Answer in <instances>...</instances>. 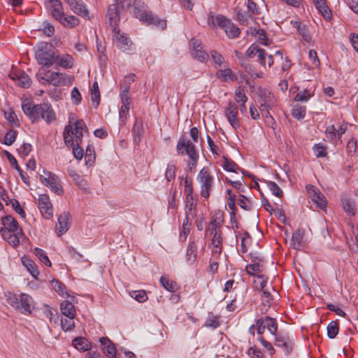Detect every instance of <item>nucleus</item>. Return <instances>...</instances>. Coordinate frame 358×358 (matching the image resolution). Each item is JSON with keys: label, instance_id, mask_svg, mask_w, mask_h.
<instances>
[{"label": "nucleus", "instance_id": "46", "mask_svg": "<svg viewBox=\"0 0 358 358\" xmlns=\"http://www.w3.org/2000/svg\"><path fill=\"white\" fill-rule=\"evenodd\" d=\"M83 136H64V141L67 147L73 148L81 143Z\"/></svg>", "mask_w": 358, "mask_h": 358}, {"label": "nucleus", "instance_id": "52", "mask_svg": "<svg viewBox=\"0 0 358 358\" xmlns=\"http://www.w3.org/2000/svg\"><path fill=\"white\" fill-rule=\"evenodd\" d=\"M59 64L61 66L65 69H70L73 65V59L71 55H66L65 56L59 59Z\"/></svg>", "mask_w": 358, "mask_h": 358}, {"label": "nucleus", "instance_id": "12", "mask_svg": "<svg viewBox=\"0 0 358 358\" xmlns=\"http://www.w3.org/2000/svg\"><path fill=\"white\" fill-rule=\"evenodd\" d=\"M190 53L194 59L200 62H206L209 58V55L203 49L201 42L198 40H191Z\"/></svg>", "mask_w": 358, "mask_h": 358}, {"label": "nucleus", "instance_id": "23", "mask_svg": "<svg viewBox=\"0 0 358 358\" xmlns=\"http://www.w3.org/2000/svg\"><path fill=\"white\" fill-rule=\"evenodd\" d=\"M196 201L195 196H189L185 198V217L194 219L196 215Z\"/></svg>", "mask_w": 358, "mask_h": 358}, {"label": "nucleus", "instance_id": "14", "mask_svg": "<svg viewBox=\"0 0 358 358\" xmlns=\"http://www.w3.org/2000/svg\"><path fill=\"white\" fill-rule=\"evenodd\" d=\"M306 189L311 200L315 202L320 208H325L327 206V200L321 192L313 185H308Z\"/></svg>", "mask_w": 358, "mask_h": 358}, {"label": "nucleus", "instance_id": "4", "mask_svg": "<svg viewBox=\"0 0 358 358\" xmlns=\"http://www.w3.org/2000/svg\"><path fill=\"white\" fill-rule=\"evenodd\" d=\"M208 24L212 28L217 26L224 29L228 37L235 38L241 34L240 29L223 15H215L210 12L208 15Z\"/></svg>", "mask_w": 358, "mask_h": 358}, {"label": "nucleus", "instance_id": "49", "mask_svg": "<svg viewBox=\"0 0 358 358\" xmlns=\"http://www.w3.org/2000/svg\"><path fill=\"white\" fill-rule=\"evenodd\" d=\"M313 150L317 157H324L327 156V147L322 143L315 144Z\"/></svg>", "mask_w": 358, "mask_h": 358}, {"label": "nucleus", "instance_id": "17", "mask_svg": "<svg viewBox=\"0 0 358 358\" xmlns=\"http://www.w3.org/2000/svg\"><path fill=\"white\" fill-rule=\"evenodd\" d=\"M0 234L3 238L14 248L19 245L20 239L23 238L24 236L22 231L10 232L8 230H0Z\"/></svg>", "mask_w": 358, "mask_h": 358}, {"label": "nucleus", "instance_id": "31", "mask_svg": "<svg viewBox=\"0 0 358 358\" xmlns=\"http://www.w3.org/2000/svg\"><path fill=\"white\" fill-rule=\"evenodd\" d=\"M221 166L227 171L238 173V171H242L236 162L226 157H222Z\"/></svg>", "mask_w": 358, "mask_h": 358}, {"label": "nucleus", "instance_id": "24", "mask_svg": "<svg viewBox=\"0 0 358 358\" xmlns=\"http://www.w3.org/2000/svg\"><path fill=\"white\" fill-rule=\"evenodd\" d=\"M113 33V40H115L116 46L123 52L128 50L129 49V46L131 44L128 38L120 34L119 29H117L116 32Z\"/></svg>", "mask_w": 358, "mask_h": 358}, {"label": "nucleus", "instance_id": "63", "mask_svg": "<svg viewBox=\"0 0 358 358\" xmlns=\"http://www.w3.org/2000/svg\"><path fill=\"white\" fill-rule=\"evenodd\" d=\"M247 7L248 13L252 16L260 13L257 4L252 0H248Z\"/></svg>", "mask_w": 358, "mask_h": 358}, {"label": "nucleus", "instance_id": "28", "mask_svg": "<svg viewBox=\"0 0 358 358\" xmlns=\"http://www.w3.org/2000/svg\"><path fill=\"white\" fill-rule=\"evenodd\" d=\"M60 310L62 315L70 319H74L76 308L74 305L69 301H64L61 303Z\"/></svg>", "mask_w": 358, "mask_h": 358}, {"label": "nucleus", "instance_id": "6", "mask_svg": "<svg viewBox=\"0 0 358 358\" xmlns=\"http://www.w3.org/2000/svg\"><path fill=\"white\" fill-rule=\"evenodd\" d=\"M196 180L200 185L201 196L205 199L209 198L214 184V177L208 167H203L199 171Z\"/></svg>", "mask_w": 358, "mask_h": 358}, {"label": "nucleus", "instance_id": "40", "mask_svg": "<svg viewBox=\"0 0 358 358\" xmlns=\"http://www.w3.org/2000/svg\"><path fill=\"white\" fill-rule=\"evenodd\" d=\"M6 300L7 303L12 306L13 308L19 310L20 294L17 295L12 292H8L5 294Z\"/></svg>", "mask_w": 358, "mask_h": 358}, {"label": "nucleus", "instance_id": "39", "mask_svg": "<svg viewBox=\"0 0 358 358\" xmlns=\"http://www.w3.org/2000/svg\"><path fill=\"white\" fill-rule=\"evenodd\" d=\"M197 247L194 242H189L186 253V260L189 264H193L197 257Z\"/></svg>", "mask_w": 358, "mask_h": 358}, {"label": "nucleus", "instance_id": "41", "mask_svg": "<svg viewBox=\"0 0 358 358\" xmlns=\"http://www.w3.org/2000/svg\"><path fill=\"white\" fill-rule=\"evenodd\" d=\"M343 208L345 213H347L349 215L353 216L356 213V208L355 202L349 199H343L342 200Z\"/></svg>", "mask_w": 358, "mask_h": 358}, {"label": "nucleus", "instance_id": "55", "mask_svg": "<svg viewBox=\"0 0 358 358\" xmlns=\"http://www.w3.org/2000/svg\"><path fill=\"white\" fill-rule=\"evenodd\" d=\"M262 305L266 308H269L273 300V297L268 291L264 290L261 296Z\"/></svg>", "mask_w": 358, "mask_h": 358}, {"label": "nucleus", "instance_id": "54", "mask_svg": "<svg viewBox=\"0 0 358 358\" xmlns=\"http://www.w3.org/2000/svg\"><path fill=\"white\" fill-rule=\"evenodd\" d=\"M210 58L213 61L215 67L221 66L224 62V57L216 50L210 51Z\"/></svg>", "mask_w": 358, "mask_h": 358}, {"label": "nucleus", "instance_id": "9", "mask_svg": "<svg viewBox=\"0 0 358 358\" xmlns=\"http://www.w3.org/2000/svg\"><path fill=\"white\" fill-rule=\"evenodd\" d=\"M41 182L48 187L51 191L58 195L64 193V189L62 187L58 177L50 172L44 171L43 175L40 176Z\"/></svg>", "mask_w": 358, "mask_h": 358}, {"label": "nucleus", "instance_id": "26", "mask_svg": "<svg viewBox=\"0 0 358 358\" xmlns=\"http://www.w3.org/2000/svg\"><path fill=\"white\" fill-rule=\"evenodd\" d=\"M212 252L213 255L219 256L222 252V237L220 231H216L212 234Z\"/></svg>", "mask_w": 358, "mask_h": 358}, {"label": "nucleus", "instance_id": "7", "mask_svg": "<svg viewBox=\"0 0 358 358\" xmlns=\"http://www.w3.org/2000/svg\"><path fill=\"white\" fill-rule=\"evenodd\" d=\"M65 74L62 73L46 71L45 72H39L36 74L38 80L43 85L48 83L54 86H61L66 83Z\"/></svg>", "mask_w": 358, "mask_h": 358}, {"label": "nucleus", "instance_id": "10", "mask_svg": "<svg viewBox=\"0 0 358 358\" xmlns=\"http://www.w3.org/2000/svg\"><path fill=\"white\" fill-rule=\"evenodd\" d=\"M256 326L259 335L264 334L266 329H267L272 336L277 333L278 323L275 318L268 316L261 317L257 320Z\"/></svg>", "mask_w": 358, "mask_h": 358}, {"label": "nucleus", "instance_id": "22", "mask_svg": "<svg viewBox=\"0 0 358 358\" xmlns=\"http://www.w3.org/2000/svg\"><path fill=\"white\" fill-rule=\"evenodd\" d=\"M99 341L103 352L108 358H115L117 350L114 344L107 337L101 338Z\"/></svg>", "mask_w": 358, "mask_h": 358}, {"label": "nucleus", "instance_id": "50", "mask_svg": "<svg viewBox=\"0 0 358 358\" xmlns=\"http://www.w3.org/2000/svg\"><path fill=\"white\" fill-rule=\"evenodd\" d=\"M267 280L268 278L264 275H257L256 279L254 280L256 289L264 291L267 284Z\"/></svg>", "mask_w": 358, "mask_h": 358}, {"label": "nucleus", "instance_id": "21", "mask_svg": "<svg viewBox=\"0 0 358 358\" xmlns=\"http://www.w3.org/2000/svg\"><path fill=\"white\" fill-rule=\"evenodd\" d=\"M275 338V345L283 349L285 353L288 355L292 350V341L287 336L280 334L273 335Z\"/></svg>", "mask_w": 358, "mask_h": 358}, {"label": "nucleus", "instance_id": "61", "mask_svg": "<svg viewBox=\"0 0 358 358\" xmlns=\"http://www.w3.org/2000/svg\"><path fill=\"white\" fill-rule=\"evenodd\" d=\"M184 184H185L184 193L185 194V196H194L193 194V187H192V180L189 179L188 178H186L185 179Z\"/></svg>", "mask_w": 358, "mask_h": 358}, {"label": "nucleus", "instance_id": "11", "mask_svg": "<svg viewBox=\"0 0 358 358\" xmlns=\"http://www.w3.org/2000/svg\"><path fill=\"white\" fill-rule=\"evenodd\" d=\"M83 133H88L85 122L83 120H77L74 115H71L69 124L65 127L63 134H83Z\"/></svg>", "mask_w": 358, "mask_h": 358}, {"label": "nucleus", "instance_id": "38", "mask_svg": "<svg viewBox=\"0 0 358 358\" xmlns=\"http://www.w3.org/2000/svg\"><path fill=\"white\" fill-rule=\"evenodd\" d=\"M252 264H248L245 267L246 272L248 275L257 278V275H261L263 272L262 265L259 262H255L252 260Z\"/></svg>", "mask_w": 358, "mask_h": 358}, {"label": "nucleus", "instance_id": "48", "mask_svg": "<svg viewBox=\"0 0 358 358\" xmlns=\"http://www.w3.org/2000/svg\"><path fill=\"white\" fill-rule=\"evenodd\" d=\"M327 336L329 338H334L338 333V325L335 321L331 322L327 327Z\"/></svg>", "mask_w": 358, "mask_h": 358}, {"label": "nucleus", "instance_id": "30", "mask_svg": "<svg viewBox=\"0 0 358 358\" xmlns=\"http://www.w3.org/2000/svg\"><path fill=\"white\" fill-rule=\"evenodd\" d=\"M215 76L223 82L234 81L237 79L236 75L231 69L229 68L217 71Z\"/></svg>", "mask_w": 358, "mask_h": 358}, {"label": "nucleus", "instance_id": "36", "mask_svg": "<svg viewBox=\"0 0 358 358\" xmlns=\"http://www.w3.org/2000/svg\"><path fill=\"white\" fill-rule=\"evenodd\" d=\"M69 174L70 177L72 178L73 181L75 184L81 189H87V182L85 179H84L82 176L78 174L73 170H69Z\"/></svg>", "mask_w": 358, "mask_h": 358}, {"label": "nucleus", "instance_id": "5", "mask_svg": "<svg viewBox=\"0 0 358 358\" xmlns=\"http://www.w3.org/2000/svg\"><path fill=\"white\" fill-rule=\"evenodd\" d=\"M35 57L40 64L48 67L58 60V57L55 56L52 44L48 43H41L36 46Z\"/></svg>", "mask_w": 358, "mask_h": 358}, {"label": "nucleus", "instance_id": "45", "mask_svg": "<svg viewBox=\"0 0 358 358\" xmlns=\"http://www.w3.org/2000/svg\"><path fill=\"white\" fill-rule=\"evenodd\" d=\"M34 254L37 256L38 259L45 266L49 267L51 266V262L50 261L48 257L47 256L46 252L43 250L39 248H35Z\"/></svg>", "mask_w": 358, "mask_h": 358}, {"label": "nucleus", "instance_id": "29", "mask_svg": "<svg viewBox=\"0 0 358 358\" xmlns=\"http://www.w3.org/2000/svg\"><path fill=\"white\" fill-rule=\"evenodd\" d=\"M314 4L320 13L327 20L331 19V11L325 3V0H314Z\"/></svg>", "mask_w": 358, "mask_h": 358}, {"label": "nucleus", "instance_id": "27", "mask_svg": "<svg viewBox=\"0 0 358 358\" xmlns=\"http://www.w3.org/2000/svg\"><path fill=\"white\" fill-rule=\"evenodd\" d=\"M2 224L4 227L1 228L0 230H8L10 232L22 231V229L19 227L18 222L11 216H6L3 218Z\"/></svg>", "mask_w": 358, "mask_h": 358}, {"label": "nucleus", "instance_id": "16", "mask_svg": "<svg viewBox=\"0 0 358 358\" xmlns=\"http://www.w3.org/2000/svg\"><path fill=\"white\" fill-rule=\"evenodd\" d=\"M225 115L228 120V122L234 129H236L239 127L240 123L237 117L238 115V107L234 103L229 101L227 107L225 108Z\"/></svg>", "mask_w": 358, "mask_h": 358}, {"label": "nucleus", "instance_id": "47", "mask_svg": "<svg viewBox=\"0 0 358 358\" xmlns=\"http://www.w3.org/2000/svg\"><path fill=\"white\" fill-rule=\"evenodd\" d=\"M176 166L175 163L171 162L168 164L165 172V178L167 181L171 182L172 180H174L176 177Z\"/></svg>", "mask_w": 358, "mask_h": 358}, {"label": "nucleus", "instance_id": "42", "mask_svg": "<svg viewBox=\"0 0 358 358\" xmlns=\"http://www.w3.org/2000/svg\"><path fill=\"white\" fill-rule=\"evenodd\" d=\"M65 27L72 28L79 24V19L74 15L63 16L62 20H59Z\"/></svg>", "mask_w": 358, "mask_h": 358}, {"label": "nucleus", "instance_id": "62", "mask_svg": "<svg viewBox=\"0 0 358 358\" xmlns=\"http://www.w3.org/2000/svg\"><path fill=\"white\" fill-rule=\"evenodd\" d=\"M6 119L12 124V127L13 126H17V122L18 120L17 118L16 114L12 111L9 110L7 112H5L4 113Z\"/></svg>", "mask_w": 358, "mask_h": 358}, {"label": "nucleus", "instance_id": "60", "mask_svg": "<svg viewBox=\"0 0 358 358\" xmlns=\"http://www.w3.org/2000/svg\"><path fill=\"white\" fill-rule=\"evenodd\" d=\"M313 95L308 91L303 90L297 93L294 100L296 101H307Z\"/></svg>", "mask_w": 358, "mask_h": 358}, {"label": "nucleus", "instance_id": "57", "mask_svg": "<svg viewBox=\"0 0 358 358\" xmlns=\"http://www.w3.org/2000/svg\"><path fill=\"white\" fill-rule=\"evenodd\" d=\"M296 27L297 28L298 31L301 34V36L303 38V39L306 41H309L310 40V36L309 35L308 31L306 28L305 26H302L301 22H296Z\"/></svg>", "mask_w": 358, "mask_h": 358}, {"label": "nucleus", "instance_id": "19", "mask_svg": "<svg viewBox=\"0 0 358 358\" xmlns=\"http://www.w3.org/2000/svg\"><path fill=\"white\" fill-rule=\"evenodd\" d=\"M71 215L69 212H64L58 217L56 224V232L59 236L64 234L69 228Z\"/></svg>", "mask_w": 358, "mask_h": 358}, {"label": "nucleus", "instance_id": "58", "mask_svg": "<svg viewBox=\"0 0 358 358\" xmlns=\"http://www.w3.org/2000/svg\"><path fill=\"white\" fill-rule=\"evenodd\" d=\"M193 220L194 219H187V217H185V220L183 221L182 231L180 233V238L183 236L184 240L187 238V236L189 233V227Z\"/></svg>", "mask_w": 358, "mask_h": 358}, {"label": "nucleus", "instance_id": "25", "mask_svg": "<svg viewBox=\"0 0 358 358\" xmlns=\"http://www.w3.org/2000/svg\"><path fill=\"white\" fill-rule=\"evenodd\" d=\"M51 7V13L52 17L57 20H62L64 16L63 7L59 0H49Z\"/></svg>", "mask_w": 358, "mask_h": 358}, {"label": "nucleus", "instance_id": "1", "mask_svg": "<svg viewBox=\"0 0 358 358\" xmlns=\"http://www.w3.org/2000/svg\"><path fill=\"white\" fill-rule=\"evenodd\" d=\"M22 108L32 122L44 120L47 124H50L57 119L52 106L48 103L34 104L29 101L23 102Z\"/></svg>", "mask_w": 358, "mask_h": 358}, {"label": "nucleus", "instance_id": "59", "mask_svg": "<svg viewBox=\"0 0 358 358\" xmlns=\"http://www.w3.org/2000/svg\"><path fill=\"white\" fill-rule=\"evenodd\" d=\"M220 222L216 218H213L209 224L207 231L210 234H213L216 231H220Z\"/></svg>", "mask_w": 358, "mask_h": 358}, {"label": "nucleus", "instance_id": "13", "mask_svg": "<svg viewBox=\"0 0 358 358\" xmlns=\"http://www.w3.org/2000/svg\"><path fill=\"white\" fill-rule=\"evenodd\" d=\"M38 207L44 218L48 220L53 216L52 205L47 194H44L39 195L38 199Z\"/></svg>", "mask_w": 358, "mask_h": 358}, {"label": "nucleus", "instance_id": "34", "mask_svg": "<svg viewBox=\"0 0 358 358\" xmlns=\"http://www.w3.org/2000/svg\"><path fill=\"white\" fill-rule=\"evenodd\" d=\"M303 232L301 230L296 231L292 236L290 246L296 250H300L303 245Z\"/></svg>", "mask_w": 358, "mask_h": 358}, {"label": "nucleus", "instance_id": "37", "mask_svg": "<svg viewBox=\"0 0 358 358\" xmlns=\"http://www.w3.org/2000/svg\"><path fill=\"white\" fill-rule=\"evenodd\" d=\"M159 282L161 285L170 292H176L178 289V286L176 282L170 280L166 275L162 276Z\"/></svg>", "mask_w": 358, "mask_h": 358}, {"label": "nucleus", "instance_id": "35", "mask_svg": "<svg viewBox=\"0 0 358 358\" xmlns=\"http://www.w3.org/2000/svg\"><path fill=\"white\" fill-rule=\"evenodd\" d=\"M236 237L237 239L238 238H241V251L243 253L246 252L247 250H248V245H250V242H251V237H250V234H248V232H247V231H243V232L238 231L236 234Z\"/></svg>", "mask_w": 358, "mask_h": 358}, {"label": "nucleus", "instance_id": "20", "mask_svg": "<svg viewBox=\"0 0 358 358\" xmlns=\"http://www.w3.org/2000/svg\"><path fill=\"white\" fill-rule=\"evenodd\" d=\"M65 2L70 6L71 10L83 17H89V11L86 8V6L82 1L78 0H64Z\"/></svg>", "mask_w": 358, "mask_h": 358}, {"label": "nucleus", "instance_id": "51", "mask_svg": "<svg viewBox=\"0 0 358 358\" xmlns=\"http://www.w3.org/2000/svg\"><path fill=\"white\" fill-rule=\"evenodd\" d=\"M236 15V20L241 24H248L249 18L252 17V15L249 13L243 11L241 10H238Z\"/></svg>", "mask_w": 358, "mask_h": 358}, {"label": "nucleus", "instance_id": "43", "mask_svg": "<svg viewBox=\"0 0 358 358\" xmlns=\"http://www.w3.org/2000/svg\"><path fill=\"white\" fill-rule=\"evenodd\" d=\"M306 112V108L305 106L296 104L292 109V115L297 120H301L305 117Z\"/></svg>", "mask_w": 358, "mask_h": 358}, {"label": "nucleus", "instance_id": "56", "mask_svg": "<svg viewBox=\"0 0 358 358\" xmlns=\"http://www.w3.org/2000/svg\"><path fill=\"white\" fill-rule=\"evenodd\" d=\"M268 187L272 194L278 197H282L283 195V192L280 187L273 181H270L268 182Z\"/></svg>", "mask_w": 358, "mask_h": 358}, {"label": "nucleus", "instance_id": "8", "mask_svg": "<svg viewBox=\"0 0 358 358\" xmlns=\"http://www.w3.org/2000/svg\"><path fill=\"white\" fill-rule=\"evenodd\" d=\"M124 1L117 2L108 6L106 18L113 32H116L118 29V22L121 13L124 10Z\"/></svg>", "mask_w": 358, "mask_h": 358}, {"label": "nucleus", "instance_id": "64", "mask_svg": "<svg viewBox=\"0 0 358 358\" xmlns=\"http://www.w3.org/2000/svg\"><path fill=\"white\" fill-rule=\"evenodd\" d=\"M220 325L218 317L217 316H209L206 321L205 326L207 327L217 328Z\"/></svg>", "mask_w": 358, "mask_h": 358}, {"label": "nucleus", "instance_id": "53", "mask_svg": "<svg viewBox=\"0 0 358 358\" xmlns=\"http://www.w3.org/2000/svg\"><path fill=\"white\" fill-rule=\"evenodd\" d=\"M61 327L63 331H68L72 330L75 327L73 319L66 318L61 319Z\"/></svg>", "mask_w": 358, "mask_h": 358}, {"label": "nucleus", "instance_id": "18", "mask_svg": "<svg viewBox=\"0 0 358 358\" xmlns=\"http://www.w3.org/2000/svg\"><path fill=\"white\" fill-rule=\"evenodd\" d=\"M19 310L24 314L29 315L34 308L33 298L25 293L20 294Z\"/></svg>", "mask_w": 358, "mask_h": 358}, {"label": "nucleus", "instance_id": "2", "mask_svg": "<svg viewBox=\"0 0 358 358\" xmlns=\"http://www.w3.org/2000/svg\"><path fill=\"white\" fill-rule=\"evenodd\" d=\"M198 142V136H182L176 146V151L178 155L188 156L187 166L189 171H192L196 166L199 159V152L196 148L195 143Z\"/></svg>", "mask_w": 358, "mask_h": 358}, {"label": "nucleus", "instance_id": "33", "mask_svg": "<svg viewBox=\"0 0 358 358\" xmlns=\"http://www.w3.org/2000/svg\"><path fill=\"white\" fill-rule=\"evenodd\" d=\"M72 345L79 351H87L91 348V345L84 337H78L73 340Z\"/></svg>", "mask_w": 358, "mask_h": 358}, {"label": "nucleus", "instance_id": "3", "mask_svg": "<svg viewBox=\"0 0 358 358\" xmlns=\"http://www.w3.org/2000/svg\"><path fill=\"white\" fill-rule=\"evenodd\" d=\"M133 13L136 18L148 25H152L162 29H164L166 26L165 20L159 19L151 12H148L146 10V6L141 0H134Z\"/></svg>", "mask_w": 358, "mask_h": 358}, {"label": "nucleus", "instance_id": "44", "mask_svg": "<svg viewBox=\"0 0 358 358\" xmlns=\"http://www.w3.org/2000/svg\"><path fill=\"white\" fill-rule=\"evenodd\" d=\"M51 286L61 296H69V294L66 291V287L64 284L57 280H52L51 281Z\"/></svg>", "mask_w": 358, "mask_h": 358}, {"label": "nucleus", "instance_id": "15", "mask_svg": "<svg viewBox=\"0 0 358 358\" xmlns=\"http://www.w3.org/2000/svg\"><path fill=\"white\" fill-rule=\"evenodd\" d=\"M9 76L21 87L28 88L31 86V80L30 78L22 70L16 69L12 71Z\"/></svg>", "mask_w": 358, "mask_h": 358}, {"label": "nucleus", "instance_id": "32", "mask_svg": "<svg viewBox=\"0 0 358 358\" xmlns=\"http://www.w3.org/2000/svg\"><path fill=\"white\" fill-rule=\"evenodd\" d=\"M22 262L26 267L27 270L30 273L34 278L38 279L39 272L35 262L25 257L22 258Z\"/></svg>", "mask_w": 358, "mask_h": 358}]
</instances>
